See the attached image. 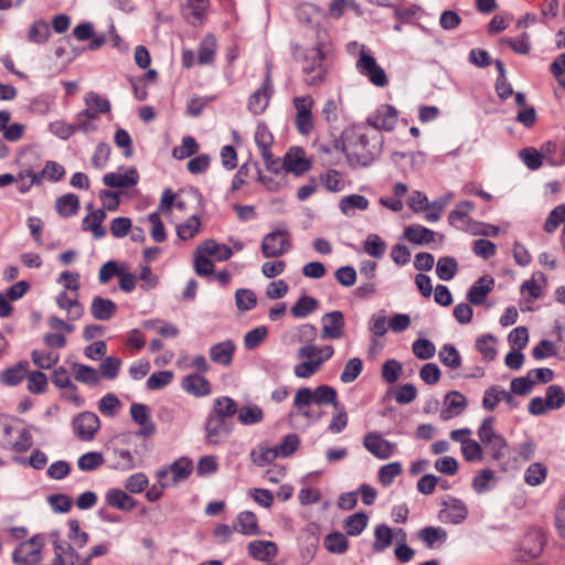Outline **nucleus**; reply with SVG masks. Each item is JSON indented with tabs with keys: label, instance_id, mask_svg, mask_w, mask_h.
<instances>
[{
	"label": "nucleus",
	"instance_id": "nucleus-13",
	"mask_svg": "<svg viewBox=\"0 0 565 565\" xmlns=\"http://www.w3.org/2000/svg\"><path fill=\"white\" fill-rule=\"evenodd\" d=\"M363 446L374 457L379 459H388L394 454V445L384 439L379 431L367 433L363 438Z\"/></svg>",
	"mask_w": 565,
	"mask_h": 565
},
{
	"label": "nucleus",
	"instance_id": "nucleus-57",
	"mask_svg": "<svg viewBox=\"0 0 565 565\" xmlns=\"http://www.w3.org/2000/svg\"><path fill=\"white\" fill-rule=\"evenodd\" d=\"M268 329L265 326H259L248 331L244 337V347L246 350H254L258 348L266 339Z\"/></svg>",
	"mask_w": 565,
	"mask_h": 565
},
{
	"label": "nucleus",
	"instance_id": "nucleus-3",
	"mask_svg": "<svg viewBox=\"0 0 565 565\" xmlns=\"http://www.w3.org/2000/svg\"><path fill=\"white\" fill-rule=\"evenodd\" d=\"M332 405L335 409L339 408L338 392L334 387L321 384L315 390L310 387H300L294 397L292 407L295 409H302L310 407V405Z\"/></svg>",
	"mask_w": 565,
	"mask_h": 565
},
{
	"label": "nucleus",
	"instance_id": "nucleus-38",
	"mask_svg": "<svg viewBox=\"0 0 565 565\" xmlns=\"http://www.w3.org/2000/svg\"><path fill=\"white\" fill-rule=\"evenodd\" d=\"M319 301L308 295L298 298L296 303L291 307L290 312L295 318H306L308 315L317 310Z\"/></svg>",
	"mask_w": 565,
	"mask_h": 565
},
{
	"label": "nucleus",
	"instance_id": "nucleus-4",
	"mask_svg": "<svg viewBox=\"0 0 565 565\" xmlns=\"http://www.w3.org/2000/svg\"><path fill=\"white\" fill-rule=\"evenodd\" d=\"M322 43L306 49L302 54V72L305 74V83L309 86L321 85L327 75V68L323 66L326 53Z\"/></svg>",
	"mask_w": 565,
	"mask_h": 565
},
{
	"label": "nucleus",
	"instance_id": "nucleus-39",
	"mask_svg": "<svg viewBox=\"0 0 565 565\" xmlns=\"http://www.w3.org/2000/svg\"><path fill=\"white\" fill-rule=\"evenodd\" d=\"M438 356L440 362L451 370H456L461 366V355L454 344H444L439 350Z\"/></svg>",
	"mask_w": 565,
	"mask_h": 565
},
{
	"label": "nucleus",
	"instance_id": "nucleus-46",
	"mask_svg": "<svg viewBox=\"0 0 565 565\" xmlns=\"http://www.w3.org/2000/svg\"><path fill=\"white\" fill-rule=\"evenodd\" d=\"M545 399L550 409H559L565 405V391L558 384L547 386Z\"/></svg>",
	"mask_w": 565,
	"mask_h": 565
},
{
	"label": "nucleus",
	"instance_id": "nucleus-2",
	"mask_svg": "<svg viewBox=\"0 0 565 565\" xmlns=\"http://www.w3.org/2000/svg\"><path fill=\"white\" fill-rule=\"evenodd\" d=\"M238 411L237 403L228 396H221L214 399L212 411L209 413L205 422V439L209 445L220 443L221 431L230 434L233 429L232 424L227 423Z\"/></svg>",
	"mask_w": 565,
	"mask_h": 565
},
{
	"label": "nucleus",
	"instance_id": "nucleus-54",
	"mask_svg": "<svg viewBox=\"0 0 565 565\" xmlns=\"http://www.w3.org/2000/svg\"><path fill=\"white\" fill-rule=\"evenodd\" d=\"M363 370V362L360 358H352L347 361L344 369L340 375L342 383H351L355 381Z\"/></svg>",
	"mask_w": 565,
	"mask_h": 565
},
{
	"label": "nucleus",
	"instance_id": "nucleus-15",
	"mask_svg": "<svg viewBox=\"0 0 565 565\" xmlns=\"http://www.w3.org/2000/svg\"><path fill=\"white\" fill-rule=\"evenodd\" d=\"M449 500L450 503L443 501V505L447 507L448 509H443L439 511V519L451 524L462 523L469 514L466 503L462 500L454 497H449Z\"/></svg>",
	"mask_w": 565,
	"mask_h": 565
},
{
	"label": "nucleus",
	"instance_id": "nucleus-33",
	"mask_svg": "<svg viewBox=\"0 0 565 565\" xmlns=\"http://www.w3.org/2000/svg\"><path fill=\"white\" fill-rule=\"evenodd\" d=\"M369 200L361 194H350L343 196L339 202L340 211L350 216L354 213V210L365 211L369 209Z\"/></svg>",
	"mask_w": 565,
	"mask_h": 565
},
{
	"label": "nucleus",
	"instance_id": "nucleus-63",
	"mask_svg": "<svg viewBox=\"0 0 565 565\" xmlns=\"http://www.w3.org/2000/svg\"><path fill=\"white\" fill-rule=\"evenodd\" d=\"M300 438L297 434H288L284 437L281 444L275 446L280 457L291 456L299 447Z\"/></svg>",
	"mask_w": 565,
	"mask_h": 565
},
{
	"label": "nucleus",
	"instance_id": "nucleus-20",
	"mask_svg": "<svg viewBox=\"0 0 565 565\" xmlns=\"http://www.w3.org/2000/svg\"><path fill=\"white\" fill-rule=\"evenodd\" d=\"M105 501L107 505L124 512H130L137 505L136 499L118 488H110L105 494Z\"/></svg>",
	"mask_w": 565,
	"mask_h": 565
},
{
	"label": "nucleus",
	"instance_id": "nucleus-37",
	"mask_svg": "<svg viewBox=\"0 0 565 565\" xmlns=\"http://www.w3.org/2000/svg\"><path fill=\"white\" fill-rule=\"evenodd\" d=\"M51 36V29L46 21L43 19L34 21L29 29L28 40L31 43L44 44Z\"/></svg>",
	"mask_w": 565,
	"mask_h": 565
},
{
	"label": "nucleus",
	"instance_id": "nucleus-6",
	"mask_svg": "<svg viewBox=\"0 0 565 565\" xmlns=\"http://www.w3.org/2000/svg\"><path fill=\"white\" fill-rule=\"evenodd\" d=\"M289 232L286 228H278L266 234L262 242V254L266 258L278 257L288 252L290 243Z\"/></svg>",
	"mask_w": 565,
	"mask_h": 565
},
{
	"label": "nucleus",
	"instance_id": "nucleus-34",
	"mask_svg": "<svg viewBox=\"0 0 565 565\" xmlns=\"http://www.w3.org/2000/svg\"><path fill=\"white\" fill-rule=\"evenodd\" d=\"M324 548L332 554H344L349 550L347 534L334 531L324 536Z\"/></svg>",
	"mask_w": 565,
	"mask_h": 565
},
{
	"label": "nucleus",
	"instance_id": "nucleus-47",
	"mask_svg": "<svg viewBox=\"0 0 565 565\" xmlns=\"http://www.w3.org/2000/svg\"><path fill=\"white\" fill-rule=\"evenodd\" d=\"M73 369L75 371V380L76 381L84 383V384H88V385L98 384L99 375L94 367H92L89 365H85V364L75 363L73 365Z\"/></svg>",
	"mask_w": 565,
	"mask_h": 565
},
{
	"label": "nucleus",
	"instance_id": "nucleus-35",
	"mask_svg": "<svg viewBox=\"0 0 565 565\" xmlns=\"http://www.w3.org/2000/svg\"><path fill=\"white\" fill-rule=\"evenodd\" d=\"M169 470L172 472V479L174 483L186 480L193 471V462L189 457H180L174 460L170 466Z\"/></svg>",
	"mask_w": 565,
	"mask_h": 565
},
{
	"label": "nucleus",
	"instance_id": "nucleus-7",
	"mask_svg": "<svg viewBox=\"0 0 565 565\" xmlns=\"http://www.w3.org/2000/svg\"><path fill=\"white\" fill-rule=\"evenodd\" d=\"M72 426L79 440L89 441L98 431L100 422L95 413L86 411L73 418Z\"/></svg>",
	"mask_w": 565,
	"mask_h": 565
},
{
	"label": "nucleus",
	"instance_id": "nucleus-24",
	"mask_svg": "<svg viewBox=\"0 0 565 565\" xmlns=\"http://www.w3.org/2000/svg\"><path fill=\"white\" fill-rule=\"evenodd\" d=\"M236 345L233 340L218 342L210 348V359L220 365L230 366L233 362Z\"/></svg>",
	"mask_w": 565,
	"mask_h": 565
},
{
	"label": "nucleus",
	"instance_id": "nucleus-56",
	"mask_svg": "<svg viewBox=\"0 0 565 565\" xmlns=\"http://www.w3.org/2000/svg\"><path fill=\"white\" fill-rule=\"evenodd\" d=\"M519 156L530 170H537L543 164V153L533 147L523 148Z\"/></svg>",
	"mask_w": 565,
	"mask_h": 565
},
{
	"label": "nucleus",
	"instance_id": "nucleus-12",
	"mask_svg": "<svg viewBox=\"0 0 565 565\" xmlns=\"http://www.w3.org/2000/svg\"><path fill=\"white\" fill-rule=\"evenodd\" d=\"M397 109L390 105H381L375 113L370 115L366 119L367 125L372 126L376 130L391 131L394 129L397 122Z\"/></svg>",
	"mask_w": 565,
	"mask_h": 565
},
{
	"label": "nucleus",
	"instance_id": "nucleus-49",
	"mask_svg": "<svg viewBox=\"0 0 565 565\" xmlns=\"http://www.w3.org/2000/svg\"><path fill=\"white\" fill-rule=\"evenodd\" d=\"M200 226V217L198 215H192L184 223L177 226V235L182 241L193 238L199 232Z\"/></svg>",
	"mask_w": 565,
	"mask_h": 565
},
{
	"label": "nucleus",
	"instance_id": "nucleus-43",
	"mask_svg": "<svg viewBox=\"0 0 565 565\" xmlns=\"http://www.w3.org/2000/svg\"><path fill=\"white\" fill-rule=\"evenodd\" d=\"M277 457L279 456L276 448L268 447L265 444H260L258 446V451L252 450L250 452L252 461L258 467H264L266 465L271 463Z\"/></svg>",
	"mask_w": 565,
	"mask_h": 565
},
{
	"label": "nucleus",
	"instance_id": "nucleus-21",
	"mask_svg": "<svg viewBox=\"0 0 565 565\" xmlns=\"http://www.w3.org/2000/svg\"><path fill=\"white\" fill-rule=\"evenodd\" d=\"M248 555L256 561L267 562L276 557L278 553L277 544L273 541L256 540L248 543Z\"/></svg>",
	"mask_w": 565,
	"mask_h": 565
},
{
	"label": "nucleus",
	"instance_id": "nucleus-55",
	"mask_svg": "<svg viewBox=\"0 0 565 565\" xmlns=\"http://www.w3.org/2000/svg\"><path fill=\"white\" fill-rule=\"evenodd\" d=\"M403 471L402 465L398 461L384 465L379 470V480L382 486L388 487L393 483L394 478L399 476Z\"/></svg>",
	"mask_w": 565,
	"mask_h": 565
},
{
	"label": "nucleus",
	"instance_id": "nucleus-48",
	"mask_svg": "<svg viewBox=\"0 0 565 565\" xmlns=\"http://www.w3.org/2000/svg\"><path fill=\"white\" fill-rule=\"evenodd\" d=\"M215 56V38L213 35L206 36L199 45L198 49V63L210 64L214 61Z\"/></svg>",
	"mask_w": 565,
	"mask_h": 565
},
{
	"label": "nucleus",
	"instance_id": "nucleus-10",
	"mask_svg": "<svg viewBox=\"0 0 565 565\" xmlns=\"http://www.w3.org/2000/svg\"><path fill=\"white\" fill-rule=\"evenodd\" d=\"M273 93L274 88L270 76V70L269 66H267L266 76L264 78L262 86L258 89H256L248 98L247 107L249 111L254 115L263 114L269 104V99Z\"/></svg>",
	"mask_w": 565,
	"mask_h": 565
},
{
	"label": "nucleus",
	"instance_id": "nucleus-19",
	"mask_svg": "<svg viewBox=\"0 0 565 565\" xmlns=\"http://www.w3.org/2000/svg\"><path fill=\"white\" fill-rule=\"evenodd\" d=\"M181 387L195 397L211 394L212 387L207 379L198 373L188 374L182 379Z\"/></svg>",
	"mask_w": 565,
	"mask_h": 565
},
{
	"label": "nucleus",
	"instance_id": "nucleus-23",
	"mask_svg": "<svg viewBox=\"0 0 565 565\" xmlns=\"http://www.w3.org/2000/svg\"><path fill=\"white\" fill-rule=\"evenodd\" d=\"M29 370V362L26 360H21L0 373V382L7 386H17L26 377Z\"/></svg>",
	"mask_w": 565,
	"mask_h": 565
},
{
	"label": "nucleus",
	"instance_id": "nucleus-59",
	"mask_svg": "<svg viewBox=\"0 0 565 565\" xmlns=\"http://www.w3.org/2000/svg\"><path fill=\"white\" fill-rule=\"evenodd\" d=\"M28 390L33 394H42L47 388V377L42 371H32L26 374Z\"/></svg>",
	"mask_w": 565,
	"mask_h": 565
},
{
	"label": "nucleus",
	"instance_id": "nucleus-51",
	"mask_svg": "<svg viewBox=\"0 0 565 565\" xmlns=\"http://www.w3.org/2000/svg\"><path fill=\"white\" fill-rule=\"evenodd\" d=\"M235 303L239 311H248L257 305V297L253 290L241 288L235 292Z\"/></svg>",
	"mask_w": 565,
	"mask_h": 565
},
{
	"label": "nucleus",
	"instance_id": "nucleus-36",
	"mask_svg": "<svg viewBox=\"0 0 565 565\" xmlns=\"http://www.w3.org/2000/svg\"><path fill=\"white\" fill-rule=\"evenodd\" d=\"M236 414L239 423L245 426L260 423L264 419V412L256 404L241 406Z\"/></svg>",
	"mask_w": 565,
	"mask_h": 565
},
{
	"label": "nucleus",
	"instance_id": "nucleus-62",
	"mask_svg": "<svg viewBox=\"0 0 565 565\" xmlns=\"http://www.w3.org/2000/svg\"><path fill=\"white\" fill-rule=\"evenodd\" d=\"M475 209V203L469 200L460 201L456 204L455 210L448 214V222L455 226L458 221H462L468 217L469 213Z\"/></svg>",
	"mask_w": 565,
	"mask_h": 565
},
{
	"label": "nucleus",
	"instance_id": "nucleus-11",
	"mask_svg": "<svg viewBox=\"0 0 565 565\" xmlns=\"http://www.w3.org/2000/svg\"><path fill=\"white\" fill-rule=\"evenodd\" d=\"M311 167L312 162L306 158V152L301 147H292L282 159V169L297 177L308 172Z\"/></svg>",
	"mask_w": 565,
	"mask_h": 565
},
{
	"label": "nucleus",
	"instance_id": "nucleus-60",
	"mask_svg": "<svg viewBox=\"0 0 565 565\" xmlns=\"http://www.w3.org/2000/svg\"><path fill=\"white\" fill-rule=\"evenodd\" d=\"M199 151V143L192 136H185L182 138V145L175 147L172 151L173 157L177 159H185Z\"/></svg>",
	"mask_w": 565,
	"mask_h": 565
},
{
	"label": "nucleus",
	"instance_id": "nucleus-31",
	"mask_svg": "<svg viewBox=\"0 0 565 565\" xmlns=\"http://www.w3.org/2000/svg\"><path fill=\"white\" fill-rule=\"evenodd\" d=\"M236 523L239 525V532L246 536L260 535L262 530L258 525V519L252 511H242L236 516Z\"/></svg>",
	"mask_w": 565,
	"mask_h": 565
},
{
	"label": "nucleus",
	"instance_id": "nucleus-32",
	"mask_svg": "<svg viewBox=\"0 0 565 565\" xmlns=\"http://www.w3.org/2000/svg\"><path fill=\"white\" fill-rule=\"evenodd\" d=\"M369 515L363 512H356L347 516L343 521V529L349 536L360 535L367 526Z\"/></svg>",
	"mask_w": 565,
	"mask_h": 565
},
{
	"label": "nucleus",
	"instance_id": "nucleus-17",
	"mask_svg": "<svg viewBox=\"0 0 565 565\" xmlns=\"http://www.w3.org/2000/svg\"><path fill=\"white\" fill-rule=\"evenodd\" d=\"M323 328L321 337L323 339H340L343 335L345 324L344 315L340 310H334L323 315Z\"/></svg>",
	"mask_w": 565,
	"mask_h": 565
},
{
	"label": "nucleus",
	"instance_id": "nucleus-25",
	"mask_svg": "<svg viewBox=\"0 0 565 565\" xmlns=\"http://www.w3.org/2000/svg\"><path fill=\"white\" fill-rule=\"evenodd\" d=\"M117 312V305L110 300L103 298L102 296H95L90 305L92 316L102 321L110 320Z\"/></svg>",
	"mask_w": 565,
	"mask_h": 565
},
{
	"label": "nucleus",
	"instance_id": "nucleus-26",
	"mask_svg": "<svg viewBox=\"0 0 565 565\" xmlns=\"http://www.w3.org/2000/svg\"><path fill=\"white\" fill-rule=\"evenodd\" d=\"M435 236L436 233L433 230L419 224L406 226L403 234L405 239L415 245L429 244L435 239Z\"/></svg>",
	"mask_w": 565,
	"mask_h": 565
},
{
	"label": "nucleus",
	"instance_id": "nucleus-58",
	"mask_svg": "<svg viewBox=\"0 0 565 565\" xmlns=\"http://www.w3.org/2000/svg\"><path fill=\"white\" fill-rule=\"evenodd\" d=\"M412 350L415 356L420 360L431 359L436 353L435 344L430 340L423 338L413 342Z\"/></svg>",
	"mask_w": 565,
	"mask_h": 565
},
{
	"label": "nucleus",
	"instance_id": "nucleus-22",
	"mask_svg": "<svg viewBox=\"0 0 565 565\" xmlns=\"http://www.w3.org/2000/svg\"><path fill=\"white\" fill-rule=\"evenodd\" d=\"M139 181V173L135 167L129 168L126 174L116 172L106 173L103 177V183L109 188L128 189L135 186Z\"/></svg>",
	"mask_w": 565,
	"mask_h": 565
},
{
	"label": "nucleus",
	"instance_id": "nucleus-50",
	"mask_svg": "<svg viewBox=\"0 0 565 565\" xmlns=\"http://www.w3.org/2000/svg\"><path fill=\"white\" fill-rule=\"evenodd\" d=\"M565 222V204L555 206L547 215L543 230L546 233H554L557 227Z\"/></svg>",
	"mask_w": 565,
	"mask_h": 565
},
{
	"label": "nucleus",
	"instance_id": "nucleus-28",
	"mask_svg": "<svg viewBox=\"0 0 565 565\" xmlns=\"http://www.w3.org/2000/svg\"><path fill=\"white\" fill-rule=\"evenodd\" d=\"M207 7L209 0H185L183 14L192 25H196L204 20Z\"/></svg>",
	"mask_w": 565,
	"mask_h": 565
},
{
	"label": "nucleus",
	"instance_id": "nucleus-61",
	"mask_svg": "<svg viewBox=\"0 0 565 565\" xmlns=\"http://www.w3.org/2000/svg\"><path fill=\"white\" fill-rule=\"evenodd\" d=\"M172 371H158L152 373L147 380V387L151 391H158L169 385L173 380Z\"/></svg>",
	"mask_w": 565,
	"mask_h": 565
},
{
	"label": "nucleus",
	"instance_id": "nucleus-8",
	"mask_svg": "<svg viewBox=\"0 0 565 565\" xmlns=\"http://www.w3.org/2000/svg\"><path fill=\"white\" fill-rule=\"evenodd\" d=\"M545 545L544 534L539 530H530L523 536L518 559L521 562H527L539 557Z\"/></svg>",
	"mask_w": 565,
	"mask_h": 565
},
{
	"label": "nucleus",
	"instance_id": "nucleus-18",
	"mask_svg": "<svg viewBox=\"0 0 565 565\" xmlns=\"http://www.w3.org/2000/svg\"><path fill=\"white\" fill-rule=\"evenodd\" d=\"M445 408L440 412V418L448 420L460 415L467 407V398L458 391H450L444 401Z\"/></svg>",
	"mask_w": 565,
	"mask_h": 565
},
{
	"label": "nucleus",
	"instance_id": "nucleus-41",
	"mask_svg": "<svg viewBox=\"0 0 565 565\" xmlns=\"http://www.w3.org/2000/svg\"><path fill=\"white\" fill-rule=\"evenodd\" d=\"M495 342V337L490 333L482 334L477 339L476 348L486 361H493L497 358L498 351L494 347Z\"/></svg>",
	"mask_w": 565,
	"mask_h": 565
},
{
	"label": "nucleus",
	"instance_id": "nucleus-45",
	"mask_svg": "<svg viewBox=\"0 0 565 565\" xmlns=\"http://www.w3.org/2000/svg\"><path fill=\"white\" fill-rule=\"evenodd\" d=\"M363 250L375 258H382L386 250V243L377 234H369L363 243Z\"/></svg>",
	"mask_w": 565,
	"mask_h": 565
},
{
	"label": "nucleus",
	"instance_id": "nucleus-64",
	"mask_svg": "<svg viewBox=\"0 0 565 565\" xmlns=\"http://www.w3.org/2000/svg\"><path fill=\"white\" fill-rule=\"evenodd\" d=\"M550 71L557 83L565 89V53L554 58L550 66Z\"/></svg>",
	"mask_w": 565,
	"mask_h": 565
},
{
	"label": "nucleus",
	"instance_id": "nucleus-1",
	"mask_svg": "<svg viewBox=\"0 0 565 565\" xmlns=\"http://www.w3.org/2000/svg\"><path fill=\"white\" fill-rule=\"evenodd\" d=\"M347 139L348 147L342 145L341 152L353 169L371 166L381 153L382 137L380 136L370 138L366 134L351 131V136H347Z\"/></svg>",
	"mask_w": 565,
	"mask_h": 565
},
{
	"label": "nucleus",
	"instance_id": "nucleus-52",
	"mask_svg": "<svg viewBox=\"0 0 565 565\" xmlns=\"http://www.w3.org/2000/svg\"><path fill=\"white\" fill-rule=\"evenodd\" d=\"M104 463L103 454L98 451H88L82 455L77 460V467L82 471H93Z\"/></svg>",
	"mask_w": 565,
	"mask_h": 565
},
{
	"label": "nucleus",
	"instance_id": "nucleus-16",
	"mask_svg": "<svg viewBox=\"0 0 565 565\" xmlns=\"http://www.w3.org/2000/svg\"><path fill=\"white\" fill-rule=\"evenodd\" d=\"M494 278L490 275H483L469 288L467 292V300L470 305L480 306L482 305L488 295L493 290Z\"/></svg>",
	"mask_w": 565,
	"mask_h": 565
},
{
	"label": "nucleus",
	"instance_id": "nucleus-27",
	"mask_svg": "<svg viewBox=\"0 0 565 565\" xmlns=\"http://www.w3.org/2000/svg\"><path fill=\"white\" fill-rule=\"evenodd\" d=\"M447 531L439 526H425L417 532V537L428 548H437L447 541Z\"/></svg>",
	"mask_w": 565,
	"mask_h": 565
},
{
	"label": "nucleus",
	"instance_id": "nucleus-40",
	"mask_svg": "<svg viewBox=\"0 0 565 565\" xmlns=\"http://www.w3.org/2000/svg\"><path fill=\"white\" fill-rule=\"evenodd\" d=\"M458 270V263L452 256L440 257L436 265V274L439 279L448 281L451 280Z\"/></svg>",
	"mask_w": 565,
	"mask_h": 565
},
{
	"label": "nucleus",
	"instance_id": "nucleus-5",
	"mask_svg": "<svg viewBox=\"0 0 565 565\" xmlns=\"http://www.w3.org/2000/svg\"><path fill=\"white\" fill-rule=\"evenodd\" d=\"M44 539L40 534L23 541L12 553V559L17 565H38L42 559Z\"/></svg>",
	"mask_w": 565,
	"mask_h": 565
},
{
	"label": "nucleus",
	"instance_id": "nucleus-9",
	"mask_svg": "<svg viewBox=\"0 0 565 565\" xmlns=\"http://www.w3.org/2000/svg\"><path fill=\"white\" fill-rule=\"evenodd\" d=\"M313 100L310 96H299L294 98V106L297 109L296 127L299 134L309 135L313 129L312 108Z\"/></svg>",
	"mask_w": 565,
	"mask_h": 565
},
{
	"label": "nucleus",
	"instance_id": "nucleus-42",
	"mask_svg": "<svg viewBox=\"0 0 565 565\" xmlns=\"http://www.w3.org/2000/svg\"><path fill=\"white\" fill-rule=\"evenodd\" d=\"M375 541L373 552L380 553L387 548L393 542V531L386 524H379L374 531Z\"/></svg>",
	"mask_w": 565,
	"mask_h": 565
},
{
	"label": "nucleus",
	"instance_id": "nucleus-14",
	"mask_svg": "<svg viewBox=\"0 0 565 565\" xmlns=\"http://www.w3.org/2000/svg\"><path fill=\"white\" fill-rule=\"evenodd\" d=\"M130 416L136 424L140 425L137 433L138 436L149 437L156 433V424L149 419L150 407L148 405L132 403L130 406Z\"/></svg>",
	"mask_w": 565,
	"mask_h": 565
},
{
	"label": "nucleus",
	"instance_id": "nucleus-44",
	"mask_svg": "<svg viewBox=\"0 0 565 565\" xmlns=\"http://www.w3.org/2000/svg\"><path fill=\"white\" fill-rule=\"evenodd\" d=\"M500 44H507L513 52L522 55L531 51L530 35L525 32L518 38H501Z\"/></svg>",
	"mask_w": 565,
	"mask_h": 565
},
{
	"label": "nucleus",
	"instance_id": "nucleus-29",
	"mask_svg": "<svg viewBox=\"0 0 565 565\" xmlns=\"http://www.w3.org/2000/svg\"><path fill=\"white\" fill-rule=\"evenodd\" d=\"M196 252H203L207 256H213L217 262L228 260L233 250L225 244H218L215 239H205L201 246L196 248Z\"/></svg>",
	"mask_w": 565,
	"mask_h": 565
},
{
	"label": "nucleus",
	"instance_id": "nucleus-30",
	"mask_svg": "<svg viewBox=\"0 0 565 565\" xmlns=\"http://www.w3.org/2000/svg\"><path fill=\"white\" fill-rule=\"evenodd\" d=\"M79 207V199L74 193L61 195L55 201V210L57 214L65 218L76 215Z\"/></svg>",
	"mask_w": 565,
	"mask_h": 565
},
{
	"label": "nucleus",
	"instance_id": "nucleus-53",
	"mask_svg": "<svg viewBox=\"0 0 565 565\" xmlns=\"http://www.w3.org/2000/svg\"><path fill=\"white\" fill-rule=\"evenodd\" d=\"M546 475V467L541 462H534L525 470L524 480L530 486H539L545 480Z\"/></svg>",
	"mask_w": 565,
	"mask_h": 565
}]
</instances>
